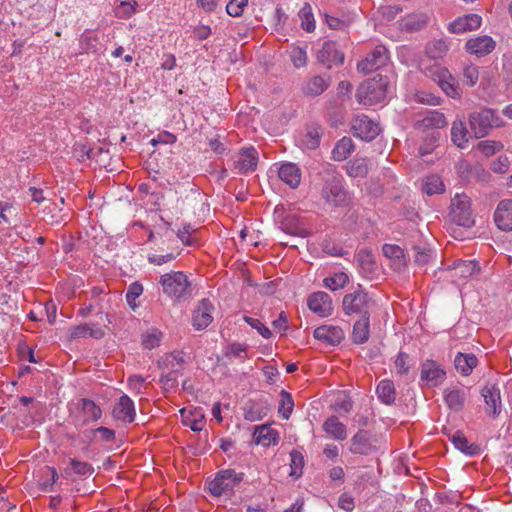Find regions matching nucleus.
<instances>
[{"instance_id": "nucleus-1", "label": "nucleus", "mask_w": 512, "mask_h": 512, "mask_svg": "<svg viewBox=\"0 0 512 512\" xmlns=\"http://www.w3.org/2000/svg\"><path fill=\"white\" fill-rule=\"evenodd\" d=\"M322 175L321 199L331 208L349 205L350 196L343 185V177L332 166L328 165L320 173Z\"/></svg>"}, {"instance_id": "nucleus-2", "label": "nucleus", "mask_w": 512, "mask_h": 512, "mask_svg": "<svg viewBox=\"0 0 512 512\" xmlns=\"http://www.w3.org/2000/svg\"><path fill=\"white\" fill-rule=\"evenodd\" d=\"M163 292L170 298L185 300L191 296V283L181 271H172L160 277Z\"/></svg>"}, {"instance_id": "nucleus-3", "label": "nucleus", "mask_w": 512, "mask_h": 512, "mask_svg": "<svg viewBox=\"0 0 512 512\" xmlns=\"http://www.w3.org/2000/svg\"><path fill=\"white\" fill-rule=\"evenodd\" d=\"M388 88L387 78L377 75L364 81L357 89V99L364 105H373L385 99Z\"/></svg>"}, {"instance_id": "nucleus-4", "label": "nucleus", "mask_w": 512, "mask_h": 512, "mask_svg": "<svg viewBox=\"0 0 512 512\" xmlns=\"http://www.w3.org/2000/svg\"><path fill=\"white\" fill-rule=\"evenodd\" d=\"M469 124L476 138L485 137L494 127L504 126V121L491 108H483L469 115Z\"/></svg>"}, {"instance_id": "nucleus-5", "label": "nucleus", "mask_w": 512, "mask_h": 512, "mask_svg": "<svg viewBox=\"0 0 512 512\" xmlns=\"http://www.w3.org/2000/svg\"><path fill=\"white\" fill-rule=\"evenodd\" d=\"M372 298L363 289L359 288L343 297L342 307L346 315L370 316Z\"/></svg>"}, {"instance_id": "nucleus-6", "label": "nucleus", "mask_w": 512, "mask_h": 512, "mask_svg": "<svg viewBox=\"0 0 512 512\" xmlns=\"http://www.w3.org/2000/svg\"><path fill=\"white\" fill-rule=\"evenodd\" d=\"M243 473H237L233 469L221 470L214 480L209 483V491L214 496L229 495L235 486L243 480Z\"/></svg>"}, {"instance_id": "nucleus-7", "label": "nucleus", "mask_w": 512, "mask_h": 512, "mask_svg": "<svg viewBox=\"0 0 512 512\" xmlns=\"http://www.w3.org/2000/svg\"><path fill=\"white\" fill-rule=\"evenodd\" d=\"M450 208L452 222L466 228L474 225L470 199L466 194H456L451 200Z\"/></svg>"}, {"instance_id": "nucleus-8", "label": "nucleus", "mask_w": 512, "mask_h": 512, "mask_svg": "<svg viewBox=\"0 0 512 512\" xmlns=\"http://www.w3.org/2000/svg\"><path fill=\"white\" fill-rule=\"evenodd\" d=\"M430 76L448 97H461L458 81L447 68L437 66L431 70Z\"/></svg>"}, {"instance_id": "nucleus-9", "label": "nucleus", "mask_w": 512, "mask_h": 512, "mask_svg": "<svg viewBox=\"0 0 512 512\" xmlns=\"http://www.w3.org/2000/svg\"><path fill=\"white\" fill-rule=\"evenodd\" d=\"M388 60L386 47L377 45L363 60L357 63V70L362 74H369L385 66Z\"/></svg>"}, {"instance_id": "nucleus-10", "label": "nucleus", "mask_w": 512, "mask_h": 512, "mask_svg": "<svg viewBox=\"0 0 512 512\" xmlns=\"http://www.w3.org/2000/svg\"><path fill=\"white\" fill-rule=\"evenodd\" d=\"M378 438L367 430H359L351 439L350 451L354 454L369 455L378 450Z\"/></svg>"}, {"instance_id": "nucleus-11", "label": "nucleus", "mask_w": 512, "mask_h": 512, "mask_svg": "<svg viewBox=\"0 0 512 512\" xmlns=\"http://www.w3.org/2000/svg\"><path fill=\"white\" fill-rule=\"evenodd\" d=\"M352 130L354 136L364 141H372L380 132L379 125L366 115H358L354 119Z\"/></svg>"}, {"instance_id": "nucleus-12", "label": "nucleus", "mask_w": 512, "mask_h": 512, "mask_svg": "<svg viewBox=\"0 0 512 512\" xmlns=\"http://www.w3.org/2000/svg\"><path fill=\"white\" fill-rule=\"evenodd\" d=\"M448 124L446 117L439 111H427L422 118L417 119L413 123L416 130L425 132L426 130H437L446 127Z\"/></svg>"}, {"instance_id": "nucleus-13", "label": "nucleus", "mask_w": 512, "mask_h": 512, "mask_svg": "<svg viewBox=\"0 0 512 512\" xmlns=\"http://www.w3.org/2000/svg\"><path fill=\"white\" fill-rule=\"evenodd\" d=\"M446 376L444 369L434 360H426L421 366L420 378L428 386L436 387L440 385Z\"/></svg>"}, {"instance_id": "nucleus-14", "label": "nucleus", "mask_w": 512, "mask_h": 512, "mask_svg": "<svg viewBox=\"0 0 512 512\" xmlns=\"http://www.w3.org/2000/svg\"><path fill=\"white\" fill-rule=\"evenodd\" d=\"M308 307L320 317H328L333 312V304L330 295L322 291L314 292L309 296Z\"/></svg>"}, {"instance_id": "nucleus-15", "label": "nucleus", "mask_w": 512, "mask_h": 512, "mask_svg": "<svg viewBox=\"0 0 512 512\" xmlns=\"http://www.w3.org/2000/svg\"><path fill=\"white\" fill-rule=\"evenodd\" d=\"M317 60L331 68L333 65H342L344 62V54L337 48L334 41H326L317 53Z\"/></svg>"}, {"instance_id": "nucleus-16", "label": "nucleus", "mask_w": 512, "mask_h": 512, "mask_svg": "<svg viewBox=\"0 0 512 512\" xmlns=\"http://www.w3.org/2000/svg\"><path fill=\"white\" fill-rule=\"evenodd\" d=\"M486 407L485 411L489 416L495 418L501 412L500 390L496 385H486L481 390Z\"/></svg>"}, {"instance_id": "nucleus-17", "label": "nucleus", "mask_w": 512, "mask_h": 512, "mask_svg": "<svg viewBox=\"0 0 512 512\" xmlns=\"http://www.w3.org/2000/svg\"><path fill=\"white\" fill-rule=\"evenodd\" d=\"M258 163V152L254 147L242 148L238 159L234 162V168L238 173L245 174L254 171Z\"/></svg>"}, {"instance_id": "nucleus-18", "label": "nucleus", "mask_w": 512, "mask_h": 512, "mask_svg": "<svg viewBox=\"0 0 512 512\" xmlns=\"http://www.w3.org/2000/svg\"><path fill=\"white\" fill-rule=\"evenodd\" d=\"M313 336L328 345H338L344 339V331L339 326L334 325H322L317 327Z\"/></svg>"}, {"instance_id": "nucleus-19", "label": "nucleus", "mask_w": 512, "mask_h": 512, "mask_svg": "<svg viewBox=\"0 0 512 512\" xmlns=\"http://www.w3.org/2000/svg\"><path fill=\"white\" fill-rule=\"evenodd\" d=\"M271 410V404L266 399L250 400L244 408V418L247 421L255 422L262 420Z\"/></svg>"}, {"instance_id": "nucleus-20", "label": "nucleus", "mask_w": 512, "mask_h": 512, "mask_svg": "<svg viewBox=\"0 0 512 512\" xmlns=\"http://www.w3.org/2000/svg\"><path fill=\"white\" fill-rule=\"evenodd\" d=\"M494 221L502 231H512V199L499 202L495 212Z\"/></svg>"}, {"instance_id": "nucleus-21", "label": "nucleus", "mask_w": 512, "mask_h": 512, "mask_svg": "<svg viewBox=\"0 0 512 512\" xmlns=\"http://www.w3.org/2000/svg\"><path fill=\"white\" fill-rule=\"evenodd\" d=\"M482 18L477 14H468L458 17L449 24V31L454 34H461L467 31L478 29L481 26Z\"/></svg>"}, {"instance_id": "nucleus-22", "label": "nucleus", "mask_w": 512, "mask_h": 512, "mask_svg": "<svg viewBox=\"0 0 512 512\" xmlns=\"http://www.w3.org/2000/svg\"><path fill=\"white\" fill-rule=\"evenodd\" d=\"M213 306L208 299L199 302L197 308L193 312V326L196 330L205 329L213 320L211 312Z\"/></svg>"}, {"instance_id": "nucleus-23", "label": "nucleus", "mask_w": 512, "mask_h": 512, "mask_svg": "<svg viewBox=\"0 0 512 512\" xmlns=\"http://www.w3.org/2000/svg\"><path fill=\"white\" fill-rule=\"evenodd\" d=\"M465 46L469 53L483 57L495 49V41L492 37L484 35L468 40Z\"/></svg>"}, {"instance_id": "nucleus-24", "label": "nucleus", "mask_w": 512, "mask_h": 512, "mask_svg": "<svg viewBox=\"0 0 512 512\" xmlns=\"http://www.w3.org/2000/svg\"><path fill=\"white\" fill-rule=\"evenodd\" d=\"M113 416L117 420H121L127 423H131L135 419V407L134 402L128 395H122L119 398L118 403L113 408Z\"/></svg>"}, {"instance_id": "nucleus-25", "label": "nucleus", "mask_w": 512, "mask_h": 512, "mask_svg": "<svg viewBox=\"0 0 512 512\" xmlns=\"http://www.w3.org/2000/svg\"><path fill=\"white\" fill-rule=\"evenodd\" d=\"M330 86V77H323L315 75L309 78L302 87L304 95L309 97H315L321 95Z\"/></svg>"}, {"instance_id": "nucleus-26", "label": "nucleus", "mask_w": 512, "mask_h": 512, "mask_svg": "<svg viewBox=\"0 0 512 512\" xmlns=\"http://www.w3.org/2000/svg\"><path fill=\"white\" fill-rule=\"evenodd\" d=\"M383 255L391 261V267L395 271H401L406 267V259L403 249L394 244H384Z\"/></svg>"}, {"instance_id": "nucleus-27", "label": "nucleus", "mask_w": 512, "mask_h": 512, "mask_svg": "<svg viewBox=\"0 0 512 512\" xmlns=\"http://www.w3.org/2000/svg\"><path fill=\"white\" fill-rule=\"evenodd\" d=\"M104 335V330L96 324L84 323L70 329L69 339L74 340L86 336H90L94 339H101Z\"/></svg>"}, {"instance_id": "nucleus-28", "label": "nucleus", "mask_w": 512, "mask_h": 512, "mask_svg": "<svg viewBox=\"0 0 512 512\" xmlns=\"http://www.w3.org/2000/svg\"><path fill=\"white\" fill-rule=\"evenodd\" d=\"M429 17L425 13H411L400 21L401 30L407 32L419 31L427 26Z\"/></svg>"}, {"instance_id": "nucleus-29", "label": "nucleus", "mask_w": 512, "mask_h": 512, "mask_svg": "<svg viewBox=\"0 0 512 512\" xmlns=\"http://www.w3.org/2000/svg\"><path fill=\"white\" fill-rule=\"evenodd\" d=\"M279 178L289 185L291 188H296L301 181V171L294 163L282 164L278 170Z\"/></svg>"}, {"instance_id": "nucleus-30", "label": "nucleus", "mask_w": 512, "mask_h": 512, "mask_svg": "<svg viewBox=\"0 0 512 512\" xmlns=\"http://www.w3.org/2000/svg\"><path fill=\"white\" fill-rule=\"evenodd\" d=\"M455 368L464 376H468L472 373V370L477 366L478 359L472 353H461L459 352L454 359Z\"/></svg>"}, {"instance_id": "nucleus-31", "label": "nucleus", "mask_w": 512, "mask_h": 512, "mask_svg": "<svg viewBox=\"0 0 512 512\" xmlns=\"http://www.w3.org/2000/svg\"><path fill=\"white\" fill-rule=\"evenodd\" d=\"M324 431L336 440H345L347 438L346 426L338 420L337 417H329L323 424Z\"/></svg>"}, {"instance_id": "nucleus-32", "label": "nucleus", "mask_w": 512, "mask_h": 512, "mask_svg": "<svg viewBox=\"0 0 512 512\" xmlns=\"http://www.w3.org/2000/svg\"><path fill=\"white\" fill-rule=\"evenodd\" d=\"M369 318L370 316L360 317V319L354 323L352 340L355 344H363L368 341L370 335Z\"/></svg>"}, {"instance_id": "nucleus-33", "label": "nucleus", "mask_w": 512, "mask_h": 512, "mask_svg": "<svg viewBox=\"0 0 512 512\" xmlns=\"http://www.w3.org/2000/svg\"><path fill=\"white\" fill-rule=\"evenodd\" d=\"M470 137V133L467 130L465 123L462 120H455L451 127V139L455 145L459 148L466 147Z\"/></svg>"}, {"instance_id": "nucleus-34", "label": "nucleus", "mask_w": 512, "mask_h": 512, "mask_svg": "<svg viewBox=\"0 0 512 512\" xmlns=\"http://www.w3.org/2000/svg\"><path fill=\"white\" fill-rule=\"evenodd\" d=\"M357 263L365 276H371L376 270L374 256L369 249H361L356 254Z\"/></svg>"}, {"instance_id": "nucleus-35", "label": "nucleus", "mask_w": 512, "mask_h": 512, "mask_svg": "<svg viewBox=\"0 0 512 512\" xmlns=\"http://www.w3.org/2000/svg\"><path fill=\"white\" fill-rule=\"evenodd\" d=\"M183 357L181 353H172L165 358L158 360L157 365L161 370H168L174 374H180L183 366Z\"/></svg>"}, {"instance_id": "nucleus-36", "label": "nucleus", "mask_w": 512, "mask_h": 512, "mask_svg": "<svg viewBox=\"0 0 512 512\" xmlns=\"http://www.w3.org/2000/svg\"><path fill=\"white\" fill-rule=\"evenodd\" d=\"M253 436L257 444L269 445L278 442V433L267 425H261L255 428Z\"/></svg>"}, {"instance_id": "nucleus-37", "label": "nucleus", "mask_w": 512, "mask_h": 512, "mask_svg": "<svg viewBox=\"0 0 512 512\" xmlns=\"http://www.w3.org/2000/svg\"><path fill=\"white\" fill-rule=\"evenodd\" d=\"M451 441L458 450L466 455H476L480 451L479 446L474 443L469 444L464 434L460 431H457L452 435Z\"/></svg>"}, {"instance_id": "nucleus-38", "label": "nucleus", "mask_w": 512, "mask_h": 512, "mask_svg": "<svg viewBox=\"0 0 512 512\" xmlns=\"http://www.w3.org/2000/svg\"><path fill=\"white\" fill-rule=\"evenodd\" d=\"M354 144L349 137L340 139L332 150V158L335 161L345 160L353 151Z\"/></svg>"}, {"instance_id": "nucleus-39", "label": "nucleus", "mask_w": 512, "mask_h": 512, "mask_svg": "<svg viewBox=\"0 0 512 512\" xmlns=\"http://www.w3.org/2000/svg\"><path fill=\"white\" fill-rule=\"evenodd\" d=\"M444 399L450 409L460 411L464 406L465 393L460 389H446Z\"/></svg>"}, {"instance_id": "nucleus-40", "label": "nucleus", "mask_w": 512, "mask_h": 512, "mask_svg": "<svg viewBox=\"0 0 512 512\" xmlns=\"http://www.w3.org/2000/svg\"><path fill=\"white\" fill-rule=\"evenodd\" d=\"M377 395L382 403L392 404L396 396L393 382L387 379L382 380L377 386Z\"/></svg>"}, {"instance_id": "nucleus-41", "label": "nucleus", "mask_w": 512, "mask_h": 512, "mask_svg": "<svg viewBox=\"0 0 512 512\" xmlns=\"http://www.w3.org/2000/svg\"><path fill=\"white\" fill-rule=\"evenodd\" d=\"M348 176L353 178H363L368 174V163L365 158H356L350 160L346 165Z\"/></svg>"}, {"instance_id": "nucleus-42", "label": "nucleus", "mask_w": 512, "mask_h": 512, "mask_svg": "<svg viewBox=\"0 0 512 512\" xmlns=\"http://www.w3.org/2000/svg\"><path fill=\"white\" fill-rule=\"evenodd\" d=\"M448 44L445 40L438 39L429 42L426 45V54L431 59H442L448 52Z\"/></svg>"}, {"instance_id": "nucleus-43", "label": "nucleus", "mask_w": 512, "mask_h": 512, "mask_svg": "<svg viewBox=\"0 0 512 512\" xmlns=\"http://www.w3.org/2000/svg\"><path fill=\"white\" fill-rule=\"evenodd\" d=\"M79 405L82 413L84 414L85 421H97L101 418L102 411L94 401L83 398L80 400Z\"/></svg>"}, {"instance_id": "nucleus-44", "label": "nucleus", "mask_w": 512, "mask_h": 512, "mask_svg": "<svg viewBox=\"0 0 512 512\" xmlns=\"http://www.w3.org/2000/svg\"><path fill=\"white\" fill-rule=\"evenodd\" d=\"M281 230L287 234L293 235V236H300V237H306L307 231L298 226L297 219L295 216H287L282 222H281Z\"/></svg>"}, {"instance_id": "nucleus-45", "label": "nucleus", "mask_w": 512, "mask_h": 512, "mask_svg": "<svg viewBox=\"0 0 512 512\" xmlns=\"http://www.w3.org/2000/svg\"><path fill=\"white\" fill-rule=\"evenodd\" d=\"M440 139V133L438 131H432L425 135L423 143L419 147V154L423 157L431 154L436 148Z\"/></svg>"}, {"instance_id": "nucleus-46", "label": "nucleus", "mask_w": 512, "mask_h": 512, "mask_svg": "<svg viewBox=\"0 0 512 512\" xmlns=\"http://www.w3.org/2000/svg\"><path fill=\"white\" fill-rule=\"evenodd\" d=\"M294 408V401L290 393L285 390L280 392V401L278 407V413L283 419H289Z\"/></svg>"}, {"instance_id": "nucleus-47", "label": "nucleus", "mask_w": 512, "mask_h": 512, "mask_svg": "<svg viewBox=\"0 0 512 512\" xmlns=\"http://www.w3.org/2000/svg\"><path fill=\"white\" fill-rule=\"evenodd\" d=\"M322 136V128L320 126H309L307 128L304 145L308 149H316L320 144V138Z\"/></svg>"}, {"instance_id": "nucleus-48", "label": "nucleus", "mask_w": 512, "mask_h": 512, "mask_svg": "<svg viewBox=\"0 0 512 512\" xmlns=\"http://www.w3.org/2000/svg\"><path fill=\"white\" fill-rule=\"evenodd\" d=\"M290 473L289 475L294 478L301 477L303 473V467H304V457L301 452L297 450H292L290 452Z\"/></svg>"}, {"instance_id": "nucleus-49", "label": "nucleus", "mask_w": 512, "mask_h": 512, "mask_svg": "<svg viewBox=\"0 0 512 512\" xmlns=\"http://www.w3.org/2000/svg\"><path fill=\"white\" fill-rule=\"evenodd\" d=\"M422 190L427 195L442 193L444 191V184L437 175H431L426 178Z\"/></svg>"}, {"instance_id": "nucleus-50", "label": "nucleus", "mask_w": 512, "mask_h": 512, "mask_svg": "<svg viewBox=\"0 0 512 512\" xmlns=\"http://www.w3.org/2000/svg\"><path fill=\"white\" fill-rule=\"evenodd\" d=\"M454 270L456 276L467 278L478 272L479 266L475 261H462L454 267Z\"/></svg>"}, {"instance_id": "nucleus-51", "label": "nucleus", "mask_w": 512, "mask_h": 512, "mask_svg": "<svg viewBox=\"0 0 512 512\" xmlns=\"http://www.w3.org/2000/svg\"><path fill=\"white\" fill-rule=\"evenodd\" d=\"M348 282L349 277L344 272L335 273L333 276L324 279V285L332 291L345 287Z\"/></svg>"}, {"instance_id": "nucleus-52", "label": "nucleus", "mask_w": 512, "mask_h": 512, "mask_svg": "<svg viewBox=\"0 0 512 512\" xmlns=\"http://www.w3.org/2000/svg\"><path fill=\"white\" fill-rule=\"evenodd\" d=\"M247 345L241 343H232L225 349L224 355L229 358H238L244 360L246 357Z\"/></svg>"}, {"instance_id": "nucleus-53", "label": "nucleus", "mask_w": 512, "mask_h": 512, "mask_svg": "<svg viewBox=\"0 0 512 512\" xmlns=\"http://www.w3.org/2000/svg\"><path fill=\"white\" fill-rule=\"evenodd\" d=\"M299 17L302 19V28L305 31L312 32L315 30V20L311 12V7L308 4L301 8Z\"/></svg>"}, {"instance_id": "nucleus-54", "label": "nucleus", "mask_w": 512, "mask_h": 512, "mask_svg": "<svg viewBox=\"0 0 512 512\" xmlns=\"http://www.w3.org/2000/svg\"><path fill=\"white\" fill-rule=\"evenodd\" d=\"M414 262L419 266L426 265L433 256V251L425 247L414 246Z\"/></svg>"}, {"instance_id": "nucleus-55", "label": "nucleus", "mask_w": 512, "mask_h": 512, "mask_svg": "<svg viewBox=\"0 0 512 512\" xmlns=\"http://www.w3.org/2000/svg\"><path fill=\"white\" fill-rule=\"evenodd\" d=\"M143 293V286L139 282H133L129 285L126 300L128 305L132 308H136V299Z\"/></svg>"}, {"instance_id": "nucleus-56", "label": "nucleus", "mask_w": 512, "mask_h": 512, "mask_svg": "<svg viewBox=\"0 0 512 512\" xmlns=\"http://www.w3.org/2000/svg\"><path fill=\"white\" fill-rule=\"evenodd\" d=\"M479 79L478 67L472 64L466 65L463 69V81L468 86H474Z\"/></svg>"}, {"instance_id": "nucleus-57", "label": "nucleus", "mask_w": 512, "mask_h": 512, "mask_svg": "<svg viewBox=\"0 0 512 512\" xmlns=\"http://www.w3.org/2000/svg\"><path fill=\"white\" fill-rule=\"evenodd\" d=\"M135 6L137 3L131 4L128 1H121L115 9V15L121 19H127L135 13Z\"/></svg>"}, {"instance_id": "nucleus-58", "label": "nucleus", "mask_w": 512, "mask_h": 512, "mask_svg": "<svg viewBox=\"0 0 512 512\" xmlns=\"http://www.w3.org/2000/svg\"><path fill=\"white\" fill-rule=\"evenodd\" d=\"M291 61L296 68L305 67L307 64V53L301 47H295L290 53Z\"/></svg>"}, {"instance_id": "nucleus-59", "label": "nucleus", "mask_w": 512, "mask_h": 512, "mask_svg": "<svg viewBox=\"0 0 512 512\" xmlns=\"http://www.w3.org/2000/svg\"><path fill=\"white\" fill-rule=\"evenodd\" d=\"M70 465L75 474L80 476L91 475L94 473V468L87 462H81L76 459L70 460Z\"/></svg>"}, {"instance_id": "nucleus-60", "label": "nucleus", "mask_w": 512, "mask_h": 512, "mask_svg": "<svg viewBox=\"0 0 512 512\" xmlns=\"http://www.w3.org/2000/svg\"><path fill=\"white\" fill-rule=\"evenodd\" d=\"M478 150L485 156H490L502 149V144L496 141L485 140L478 143Z\"/></svg>"}, {"instance_id": "nucleus-61", "label": "nucleus", "mask_w": 512, "mask_h": 512, "mask_svg": "<svg viewBox=\"0 0 512 512\" xmlns=\"http://www.w3.org/2000/svg\"><path fill=\"white\" fill-rule=\"evenodd\" d=\"M247 3L248 0H230L226 5V11L230 16L238 17L243 13V9Z\"/></svg>"}, {"instance_id": "nucleus-62", "label": "nucleus", "mask_w": 512, "mask_h": 512, "mask_svg": "<svg viewBox=\"0 0 512 512\" xmlns=\"http://www.w3.org/2000/svg\"><path fill=\"white\" fill-rule=\"evenodd\" d=\"M402 8L398 5H384L380 6L378 9V13L386 20H393L400 12Z\"/></svg>"}, {"instance_id": "nucleus-63", "label": "nucleus", "mask_w": 512, "mask_h": 512, "mask_svg": "<svg viewBox=\"0 0 512 512\" xmlns=\"http://www.w3.org/2000/svg\"><path fill=\"white\" fill-rule=\"evenodd\" d=\"M509 165L510 162L508 157L505 155H501L497 159L492 161L491 170L495 173L505 174L509 170Z\"/></svg>"}, {"instance_id": "nucleus-64", "label": "nucleus", "mask_w": 512, "mask_h": 512, "mask_svg": "<svg viewBox=\"0 0 512 512\" xmlns=\"http://www.w3.org/2000/svg\"><path fill=\"white\" fill-rule=\"evenodd\" d=\"M244 320L252 328L256 329L264 338H270L271 331L260 320L248 316H245Z\"/></svg>"}]
</instances>
